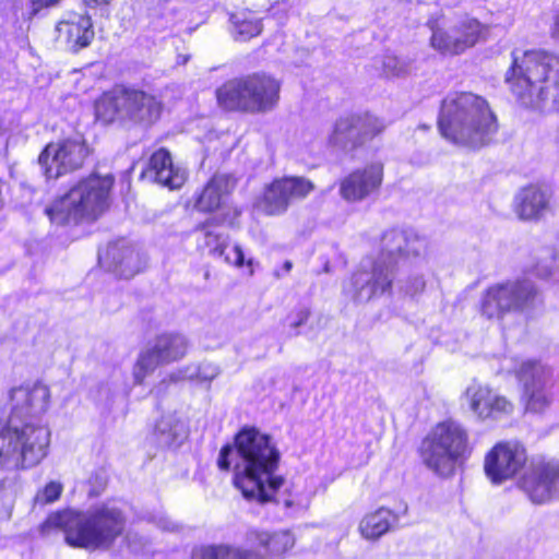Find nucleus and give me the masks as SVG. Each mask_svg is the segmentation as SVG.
I'll return each mask as SVG.
<instances>
[{
	"label": "nucleus",
	"instance_id": "f257e3e1",
	"mask_svg": "<svg viewBox=\"0 0 559 559\" xmlns=\"http://www.w3.org/2000/svg\"><path fill=\"white\" fill-rule=\"evenodd\" d=\"M280 453L267 435L255 428H243L235 438V447L222 448L217 465L221 469L234 468V485L249 501L266 503L275 501L294 514L310 503L308 495L293 489L280 493L284 484L274 473Z\"/></svg>",
	"mask_w": 559,
	"mask_h": 559
},
{
	"label": "nucleus",
	"instance_id": "f03ea898",
	"mask_svg": "<svg viewBox=\"0 0 559 559\" xmlns=\"http://www.w3.org/2000/svg\"><path fill=\"white\" fill-rule=\"evenodd\" d=\"M50 391L41 382H27L9 392V416L0 429V465L28 468L48 454L50 430L44 421Z\"/></svg>",
	"mask_w": 559,
	"mask_h": 559
},
{
	"label": "nucleus",
	"instance_id": "7ed1b4c3",
	"mask_svg": "<svg viewBox=\"0 0 559 559\" xmlns=\"http://www.w3.org/2000/svg\"><path fill=\"white\" fill-rule=\"evenodd\" d=\"M427 240L411 230L392 229L383 234L376 261L365 260L344 285L345 294L357 302H367L392 288L395 270L425 263Z\"/></svg>",
	"mask_w": 559,
	"mask_h": 559
},
{
	"label": "nucleus",
	"instance_id": "20e7f679",
	"mask_svg": "<svg viewBox=\"0 0 559 559\" xmlns=\"http://www.w3.org/2000/svg\"><path fill=\"white\" fill-rule=\"evenodd\" d=\"M506 73L514 96L526 107L551 112L559 109V55L531 50L512 53Z\"/></svg>",
	"mask_w": 559,
	"mask_h": 559
},
{
	"label": "nucleus",
	"instance_id": "39448f33",
	"mask_svg": "<svg viewBox=\"0 0 559 559\" xmlns=\"http://www.w3.org/2000/svg\"><path fill=\"white\" fill-rule=\"evenodd\" d=\"M126 516L114 502H107L85 512L63 510L51 513L41 525L48 534L51 530H61L67 544L88 550L108 549L122 534Z\"/></svg>",
	"mask_w": 559,
	"mask_h": 559
},
{
	"label": "nucleus",
	"instance_id": "423d86ee",
	"mask_svg": "<svg viewBox=\"0 0 559 559\" xmlns=\"http://www.w3.org/2000/svg\"><path fill=\"white\" fill-rule=\"evenodd\" d=\"M438 126L449 141L473 148L488 144L498 130L488 102L471 92H452L445 96Z\"/></svg>",
	"mask_w": 559,
	"mask_h": 559
},
{
	"label": "nucleus",
	"instance_id": "0eeeda50",
	"mask_svg": "<svg viewBox=\"0 0 559 559\" xmlns=\"http://www.w3.org/2000/svg\"><path fill=\"white\" fill-rule=\"evenodd\" d=\"M114 185L111 175H92L80 180L64 195L46 209L56 224L78 223L83 218L95 219L108 205Z\"/></svg>",
	"mask_w": 559,
	"mask_h": 559
},
{
	"label": "nucleus",
	"instance_id": "6e6552de",
	"mask_svg": "<svg viewBox=\"0 0 559 559\" xmlns=\"http://www.w3.org/2000/svg\"><path fill=\"white\" fill-rule=\"evenodd\" d=\"M468 452V436L462 426L447 420L436 425L421 441L423 463L433 473L447 477Z\"/></svg>",
	"mask_w": 559,
	"mask_h": 559
},
{
	"label": "nucleus",
	"instance_id": "1a4fd4ad",
	"mask_svg": "<svg viewBox=\"0 0 559 559\" xmlns=\"http://www.w3.org/2000/svg\"><path fill=\"white\" fill-rule=\"evenodd\" d=\"M281 85L277 80L266 74H252L231 80L217 92L218 104L227 110L251 114L271 111L278 103Z\"/></svg>",
	"mask_w": 559,
	"mask_h": 559
},
{
	"label": "nucleus",
	"instance_id": "9d476101",
	"mask_svg": "<svg viewBox=\"0 0 559 559\" xmlns=\"http://www.w3.org/2000/svg\"><path fill=\"white\" fill-rule=\"evenodd\" d=\"M95 111L97 118L106 123L121 120L151 124L159 118L162 103L144 91L117 87L97 100Z\"/></svg>",
	"mask_w": 559,
	"mask_h": 559
},
{
	"label": "nucleus",
	"instance_id": "9b49d317",
	"mask_svg": "<svg viewBox=\"0 0 559 559\" xmlns=\"http://www.w3.org/2000/svg\"><path fill=\"white\" fill-rule=\"evenodd\" d=\"M539 302L538 290L532 281H507L486 289L480 302V313L488 320L499 321L508 313L528 311Z\"/></svg>",
	"mask_w": 559,
	"mask_h": 559
},
{
	"label": "nucleus",
	"instance_id": "f8f14e48",
	"mask_svg": "<svg viewBox=\"0 0 559 559\" xmlns=\"http://www.w3.org/2000/svg\"><path fill=\"white\" fill-rule=\"evenodd\" d=\"M511 371L523 385L525 409L535 414L545 413L555 401L552 370L537 360L516 359Z\"/></svg>",
	"mask_w": 559,
	"mask_h": 559
},
{
	"label": "nucleus",
	"instance_id": "ddd939ff",
	"mask_svg": "<svg viewBox=\"0 0 559 559\" xmlns=\"http://www.w3.org/2000/svg\"><path fill=\"white\" fill-rule=\"evenodd\" d=\"M189 349L187 337L180 333H162L143 348L132 369L135 384H142L157 367L182 359Z\"/></svg>",
	"mask_w": 559,
	"mask_h": 559
},
{
	"label": "nucleus",
	"instance_id": "4468645a",
	"mask_svg": "<svg viewBox=\"0 0 559 559\" xmlns=\"http://www.w3.org/2000/svg\"><path fill=\"white\" fill-rule=\"evenodd\" d=\"M88 147L81 135L51 142L38 157L47 178L57 179L80 169L88 156Z\"/></svg>",
	"mask_w": 559,
	"mask_h": 559
},
{
	"label": "nucleus",
	"instance_id": "2eb2a0df",
	"mask_svg": "<svg viewBox=\"0 0 559 559\" xmlns=\"http://www.w3.org/2000/svg\"><path fill=\"white\" fill-rule=\"evenodd\" d=\"M519 487L536 504L559 496V462L534 459L519 480Z\"/></svg>",
	"mask_w": 559,
	"mask_h": 559
},
{
	"label": "nucleus",
	"instance_id": "dca6fc26",
	"mask_svg": "<svg viewBox=\"0 0 559 559\" xmlns=\"http://www.w3.org/2000/svg\"><path fill=\"white\" fill-rule=\"evenodd\" d=\"M526 450L518 441H501L491 448L484 460V471L492 484L512 479L526 464Z\"/></svg>",
	"mask_w": 559,
	"mask_h": 559
},
{
	"label": "nucleus",
	"instance_id": "f3484780",
	"mask_svg": "<svg viewBox=\"0 0 559 559\" xmlns=\"http://www.w3.org/2000/svg\"><path fill=\"white\" fill-rule=\"evenodd\" d=\"M462 401L478 420H499L513 413V403L488 384L473 381L465 389Z\"/></svg>",
	"mask_w": 559,
	"mask_h": 559
},
{
	"label": "nucleus",
	"instance_id": "a211bd4d",
	"mask_svg": "<svg viewBox=\"0 0 559 559\" xmlns=\"http://www.w3.org/2000/svg\"><path fill=\"white\" fill-rule=\"evenodd\" d=\"M313 188L312 182L304 177L274 179L265 187L260 206L267 214H282L292 203L305 199Z\"/></svg>",
	"mask_w": 559,
	"mask_h": 559
},
{
	"label": "nucleus",
	"instance_id": "6ab92c4d",
	"mask_svg": "<svg viewBox=\"0 0 559 559\" xmlns=\"http://www.w3.org/2000/svg\"><path fill=\"white\" fill-rule=\"evenodd\" d=\"M432 35L430 38L431 46L442 53H461L465 49L474 46L486 32L477 20L472 17L463 19L453 29L452 33L441 28L431 26Z\"/></svg>",
	"mask_w": 559,
	"mask_h": 559
},
{
	"label": "nucleus",
	"instance_id": "aec40b11",
	"mask_svg": "<svg viewBox=\"0 0 559 559\" xmlns=\"http://www.w3.org/2000/svg\"><path fill=\"white\" fill-rule=\"evenodd\" d=\"M383 180V165L372 163L349 174L341 182V194L347 201H360L374 192Z\"/></svg>",
	"mask_w": 559,
	"mask_h": 559
},
{
	"label": "nucleus",
	"instance_id": "412c9836",
	"mask_svg": "<svg viewBox=\"0 0 559 559\" xmlns=\"http://www.w3.org/2000/svg\"><path fill=\"white\" fill-rule=\"evenodd\" d=\"M142 176L169 189H179L187 179V173L179 166H175L170 153L159 148L150 157Z\"/></svg>",
	"mask_w": 559,
	"mask_h": 559
},
{
	"label": "nucleus",
	"instance_id": "4be33fe9",
	"mask_svg": "<svg viewBox=\"0 0 559 559\" xmlns=\"http://www.w3.org/2000/svg\"><path fill=\"white\" fill-rule=\"evenodd\" d=\"M236 185L230 175L216 174L197 197L194 207L201 212H213L226 205Z\"/></svg>",
	"mask_w": 559,
	"mask_h": 559
},
{
	"label": "nucleus",
	"instance_id": "5701e85b",
	"mask_svg": "<svg viewBox=\"0 0 559 559\" xmlns=\"http://www.w3.org/2000/svg\"><path fill=\"white\" fill-rule=\"evenodd\" d=\"M56 29L59 38H63L73 49L88 46L94 38L91 17L83 14H68L67 19L57 24Z\"/></svg>",
	"mask_w": 559,
	"mask_h": 559
},
{
	"label": "nucleus",
	"instance_id": "b1692460",
	"mask_svg": "<svg viewBox=\"0 0 559 559\" xmlns=\"http://www.w3.org/2000/svg\"><path fill=\"white\" fill-rule=\"evenodd\" d=\"M247 538L250 543L263 547L273 559H282L296 543L294 534L286 530L273 533L254 530L248 533Z\"/></svg>",
	"mask_w": 559,
	"mask_h": 559
},
{
	"label": "nucleus",
	"instance_id": "393cba45",
	"mask_svg": "<svg viewBox=\"0 0 559 559\" xmlns=\"http://www.w3.org/2000/svg\"><path fill=\"white\" fill-rule=\"evenodd\" d=\"M549 194L537 187H527L516 197L515 211L522 219H536L549 207Z\"/></svg>",
	"mask_w": 559,
	"mask_h": 559
},
{
	"label": "nucleus",
	"instance_id": "a878e982",
	"mask_svg": "<svg viewBox=\"0 0 559 559\" xmlns=\"http://www.w3.org/2000/svg\"><path fill=\"white\" fill-rule=\"evenodd\" d=\"M107 258H112V271L120 277L129 278L134 276L143 269V261L140 253L133 248H118L110 246L106 252Z\"/></svg>",
	"mask_w": 559,
	"mask_h": 559
},
{
	"label": "nucleus",
	"instance_id": "bb28decb",
	"mask_svg": "<svg viewBox=\"0 0 559 559\" xmlns=\"http://www.w3.org/2000/svg\"><path fill=\"white\" fill-rule=\"evenodd\" d=\"M154 436L160 447H173L187 437V426L176 414H167L156 423Z\"/></svg>",
	"mask_w": 559,
	"mask_h": 559
},
{
	"label": "nucleus",
	"instance_id": "cd10ccee",
	"mask_svg": "<svg viewBox=\"0 0 559 559\" xmlns=\"http://www.w3.org/2000/svg\"><path fill=\"white\" fill-rule=\"evenodd\" d=\"M261 31V20L253 12L241 10L230 15V33L235 40H249Z\"/></svg>",
	"mask_w": 559,
	"mask_h": 559
},
{
	"label": "nucleus",
	"instance_id": "c85d7f7f",
	"mask_svg": "<svg viewBox=\"0 0 559 559\" xmlns=\"http://www.w3.org/2000/svg\"><path fill=\"white\" fill-rule=\"evenodd\" d=\"M395 521V515L389 509L380 508L364 516L359 531L365 538L376 539L385 534Z\"/></svg>",
	"mask_w": 559,
	"mask_h": 559
},
{
	"label": "nucleus",
	"instance_id": "c756f323",
	"mask_svg": "<svg viewBox=\"0 0 559 559\" xmlns=\"http://www.w3.org/2000/svg\"><path fill=\"white\" fill-rule=\"evenodd\" d=\"M192 559H264L254 551L241 550L227 545L200 546L193 549Z\"/></svg>",
	"mask_w": 559,
	"mask_h": 559
},
{
	"label": "nucleus",
	"instance_id": "7c9ffc66",
	"mask_svg": "<svg viewBox=\"0 0 559 559\" xmlns=\"http://www.w3.org/2000/svg\"><path fill=\"white\" fill-rule=\"evenodd\" d=\"M329 143L342 148L359 145L354 115H347L336 120L329 135Z\"/></svg>",
	"mask_w": 559,
	"mask_h": 559
},
{
	"label": "nucleus",
	"instance_id": "2f4dec72",
	"mask_svg": "<svg viewBox=\"0 0 559 559\" xmlns=\"http://www.w3.org/2000/svg\"><path fill=\"white\" fill-rule=\"evenodd\" d=\"M354 116L356 129L358 131L359 145L373 139L385 129L384 122L378 117L371 116L369 114Z\"/></svg>",
	"mask_w": 559,
	"mask_h": 559
},
{
	"label": "nucleus",
	"instance_id": "473e14b6",
	"mask_svg": "<svg viewBox=\"0 0 559 559\" xmlns=\"http://www.w3.org/2000/svg\"><path fill=\"white\" fill-rule=\"evenodd\" d=\"M215 251L218 252V258H223L224 261L233 266L241 267L243 265L249 267V273L253 274V261L251 258L246 259L243 249L238 243H226L224 248L215 247Z\"/></svg>",
	"mask_w": 559,
	"mask_h": 559
},
{
	"label": "nucleus",
	"instance_id": "72a5a7b5",
	"mask_svg": "<svg viewBox=\"0 0 559 559\" xmlns=\"http://www.w3.org/2000/svg\"><path fill=\"white\" fill-rule=\"evenodd\" d=\"M217 374L216 368L212 366L202 367H186L174 371L169 374V379L173 382H177L186 379H199L201 381H210Z\"/></svg>",
	"mask_w": 559,
	"mask_h": 559
},
{
	"label": "nucleus",
	"instance_id": "f704fd0d",
	"mask_svg": "<svg viewBox=\"0 0 559 559\" xmlns=\"http://www.w3.org/2000/svg\"><path fill=\"white\" fill-rule=\"evenodd\" d=\"M383 72L386 76L401 78L411 72L412 66L405 60L394 55H386L382 62Z\"/></svg>",
	"mask_w": 559,
	"mask_h": 559
},
{
	"label": "nucleus",
	"instance_id": "c9c22d12",
	"mask_svg": "<svg viewBox=\"0 0 559 559\" xmlns=\"http://www.w3.org/2000/svg\"><path fill=\"white\" fill-rule=\"evenodd\" d=\"M399 285L405 295L414 297L424 292L426 280L423 273L409 272L406 277L399 280Z\"/></svg>",
	"mask_w": 559,
	"mask_h": 559
},
{
	"label": "nucleus",
	"instance_id": "e433bc0d",
	"mask_svg": "<svg viewBox=\"0 0 559 559\" xmlns=\"http://www.w3.org/2000/svg\"><path fill=\"white\" fill-rule=\"evenodd\" d=\"M15 490L12 486H0V515L10 519L14 506Z\"/></svg>",
	"mask_w": 559,
	"mask_h": 559
},
{
	"label": "nucleus",
	"instance_id": "4c0bfd02",
	"mask_svg": "<svg viewBox=\"0 0 559 559\" xmlns=\"http://www.w3.org/2000/svg\"><path fill=\"white\" fill-rule=\"evenodd\" d=\"M62 492V485L58 481H50L46 487L36 495V503H51L59 499Z\"/></svg>",
	"mask_w": 559,
	"mask_h": 559
},
{
	"label": "nucleus",
	"instance_id": "58836bf2",
	"mask_svg": "<svg viewBox=\"0 0 559 559\" xmlns=\"http://www.w3.org/2000/svg\"><path fill=\"white\" fill-rule=\"evenodd\" d=\"M204 243L209 248L210 253L214 257H218V252L215 251V247L224 248L227 243L226 237L213 231L204 233Z\"/></svg>",
	"mask_w": 559,
	"mask_h": 559
},
{
	"label": "nucleus",
	"instance_id": "ea45409f",
	"mask_svg": "<svg viewBox=\"0 0 559 559\" xmlns=\"http://www.w3.org/2000/svg\"><path fill=\"white\" fill-rule=\"evenodd\" d=\"M152 521L163 531L175 532L178 530L179 525L171 521L167 515L163 512H158L153 516Z\"/></svg>",
	"mask_w": 559,
	"mask_h": 559
},
{
	"label": "nucleus",
	"instance_id": "a19ab883",
	"mask_svg": "<svg viewBox=\"0 0 559 559\" xmlns=\"http://www.w3.org/2000/svg\"><path fill=\"white\" fill-rule=\"evenodd\" d=\"M310 311L308 308H300L298 309L292 317H290V326L298 328L307 322L309 319Z\"/></svg>",
	"mask_w": 559,
	"mask_h": 559
},
{
	"label": "nucleus",
	"instance_id": "79ce46f5",
	"mask_svg": "<svg viewBox=\"0 0 559 559\" xmlns=\"http://www.w3.org/2000/svg\"><path fill=\"white\" fill-rule=\"evenodd\" d=\"M551 37L559 40V12L554 17V23L550 28Z\"/></svg>",
	"mask_w": 559,
	"mask_h": 559
},
{
	"label": "nucleus",
	"instance_id": "37998d69",
	"mask_svg": "<svg viewBox=\"0 0 559 559\" xmlns=\"http://www.w3.org/2000/svg\"><path fill=\"white\" fill-rule=\"evenodd\" d=\"M37 8H46L58 3L60 0H31Z\"/></svg>",
	"mask_w": 559,
	"mask_h": 559
},
{
	"label": "nucleus",
	"instance_id": "c03bdc74",
	"mask_svg": "<svg viewBox=\"0 0 559 559\" xmlns=\"http://www.w3.org/2000/svg\"><path fill=\"white\" fill-rule=\"evenodd\" d=\"M85 4L90 7H98V5H106L111 0H83Z\"/></svg>",
	"mask_w": 559,
	"mask_h": 559
},
{
	"label": "nucleus",
	"instance_id": "a18cd8bd",
	"mask_svg": "<svg viewBox=\"0 0 559 559\" xmlns=\"http://www.w3.org/2000/svg\"><path fill=\"white\" fill-rule=\"evenodd\" d=\"M536 274L540 277H547L550 274V272L548 269L536 270Z\"/></svg>",
	"mask_w": 559,
	"mask_h": 559
},
{
	"label": "nucleus",
	"instance_id": "49530a36",
	"mask_svg": "<svg viewBox=\"0 0 559 559\" xmlns=\"http://www.w3.org/2000/svg\"><path fill=\"white\" fill-rule=\"evenodd\" d=\"M293 267V264L290 261H285L284 265H283V269L286 273H288Z\"/></svg>",
	"mask_w": 559,
	"mask_h": 559
},
{
	"label": "nucleus",
	"instance_id": "de8ad7c7",
	"mask_svg": "<svg viewBox=\"0 0 559 559\" xmlns=\"http://www.w3.org/2000/svg\"><path fill=\"white\" fill-rule=\"evenodd\" d=\"M555 258L559 259V238L557 239V242L555 245Z\"/></svg>",
	"mask_w": 559,
	"mask_h": 559
},
{
	"label": "nucleus",
	"instance_id": "09e8293b",
	"mask_svg": "<svg viewBox=\"0 0 559 559\" xmlns=\"http://www.w3.org/2000/svg\"><path fill=\"white\" fill-rule=\"evenodd\" d=\"M130 547H131L132 551H134V552L139 551V549L135 545L130 544Z\"/></svg>",
	"mask_w": 559,
	"mask_h": 559
},
{
	"label": "nucleus",
	"instance_id": "8fccbe9b",
	"mask_svg": "<svg viewBox=\"0 0 559 559\" xmlns=\"http://www.w3.org/2000/svg\"><path fill=\"white\" fill-rule=\"evenodd\" d=\"M104 259H105L104 255L102 253H99L98 260H99L100 263L103 262Z\"/></svg>",
	"mask_w": 559,
	"mask_h": 559
}]
</instances>
